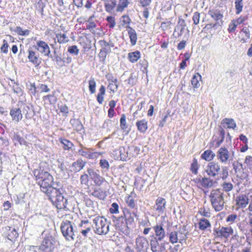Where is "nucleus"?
Instances as JSON below:
<instances>
[{
	"mask_svg": "<svg viewBox=\"0 0 252 252\" xmlns=\"http://www.w3.org/2000/svg\"><path fill=\"white\" fill-rule=\"evenodd\" d=\"M136 125L138 129L142 133H144L148 128L147 122L145 120L137 121Z\"/></svg>",
	"mask_w": 252,
	"mask_h": 252,
	"instance_id": "32",
	"label": "nucleus"
},
{
	"mask_svg": "<svg viewBox=\"0 0 252 252\" xmlns=\"http://www.w3.org/2000/svg\"><path fill=\"white\" fill-rule=\"evenodd\" d=\"M234 154V152H229L225 147H221L217 152V157L221 163L226 164L233 160Z\"/></svg>",
	"mask_w": 252,
	"mask_h": 252,
	"instance_id": "5",
	"label": "nucleus"
},
{
	"mask_svg": "<svg viewBox=\"0 0 252 252\" xmlns=\"http://www.w3.org/2000/svg\"><path fill=\"white\" fill-rule=\"evenodd\" d=\"M8 45L7 41L5 40H3V45L0 48V50L2 52H3L5 54L7 53L8 52Z\"/></svg>",
	"mask_w": 252,
	"mask_h": 252,
	"instance_id": "61",
	"label": "nucleus"
},
{
	"mask_svg": "<svg viewBox=\"0 0 252 252\" xmlns=\"http://www.w3.org/2000/svg\"><path fill=\"white\" fill-rule=\"evenodd\" d=\"M214 231L218 237L225 238H227L233 233V230L231 227H221L218 229H215Z\"/></svg>",
	"mask_w": 252,
	"mask_h": 252,
	"instance_id": "12",
	"label": "nucleus"
},
{
	"mask_svg": "<svg viewBox=\"0 0 252 252\" xmlns=\"http://www.w3.org/2000/svg\"><path fill=\"white\" fill-rule=\"evenodd\" d=\"M199 228L201 230H205L211 226L209 220L205 218H201L198 222Z\"/></svg>",
	"mask_w": 252,
	"mask_h": 252,
	"instance_id": "29",
	"label": "nucleus"
},
{
	"mask_svg": "<svg viewBox=\"0 0 252 252\" xmlns=\"http://www.w3.org/2000/svg\"><path fill=\"white\" fill-rule=\"evenodd\" d=\"M186 27V24L184 20L179 18L177 25H176L174 32L179 31L178 36H180L182 35Z\"/></svg>",
	"mask_w": 252,
	"mask_h": 252,
	"instance_id": "25",
	"label": "nucleus"
},
{
	"mask_svg": "<svg viewBox=\"0 0 252 252\" xmlns=\"http://www.w3.org/2000/svg\"><path fill=\"white\" fill-rule=\"evenodd\" d=\"M14 31L19 35L23 36L28 35L30 33L29 30H27L25 31H23L22 29L20 27H16Z\"/></svg>",
	"mask_w": 252,
	"mask_h": 252,
	"instance_id": "47",
	"label": "nucleus"
},
{
	"mask_svg": "<svg viewBox=\"0 0 252 252\" xmlns=\"http://www.w3.org/2000/svg\"><path fill=\"white\" fill-rule=\"evenodd\" d=\"M52 203L58 209H63L66 208L67 200L63 195V192H61L54 200H52Z\"/></svg>",
	"mask_w": 252,
	"mask_h": 252,
	"instance_id": "11",
	"label": "nucleus"
},
{
	"mask_svg": "<svg viewBox=\"0 0 252 252\" xmlns=\"http://www.w3.org/2000/svg\"><path fill=\"white\" fill-rule=\"evenodd\" d=\"M107 21L109 23V27L113 28L115 26V21L114 17L112 16L108 17L107 18Z\"/></svg>",
	"mask_w": 252,
	"mask_h": 252,
	"instance_id": "62",
	"label": "nucleus"
},
{
	"mask_svg": "<svg viewBox=\"0 0 252 252\" xmlns=\"http://www.w3.org/2000/svg\"><path fill=\"white\" fill-rule=\"evenodd\" d=\"M43 99L45 101L48 100L51 104L55 103L56 101V97L54 96V95L52 94H49L43 96Z\"/></svg>",
	"mask_w": 252,
	"mask_h": 252,
	"instance_id": "54",
	"label": "nucleus"
},
{
	"mask_svg": "<svg viewBox=\"0 0 252 252\" xmlns=\"http://www.w3.org/2000/svg\"><path fill=\"white\" fill-rule=\"evenodd\" d=\"M176 231L177 232V234H178L180 243H181L183 241L188 238L187 235L188 234L189 231L187 229V226L186 225L180 227L179 230Z\"/></svg>",
	"mask_w": 252,
	"mask_h": 252,
	"instance_id": "24",
	"label": "nucleus"
},
{
	"mask_svg": "<svg viewBox=\"0 0 252 252\" xmlns=\"http://www.w3.org/2000/svg\"><path fill=\"white\" fill-rule=\"evenodd\" d=\"M117 79H115L112 81V83H110L108 85V88L113 92H115L118 89V85L116 84Z\"/></svg>",
	"mask_w": 252,
	"mask_h": 252,
	"instance_id": "50",
	"label": "nucleus"
},
{
	"mask_svg": "<svg viewBox=\"0 0 252 252\" xmlns=\"http://www.w3.org/2000/svg\"><path fill=\"white\" fill-rule=\"evenodd\" d=\"M208 14L217 21V24L219 26H221L223 24L222 18L223 15L219 10L212 9L209 10Z\"/></svg>",
	"mask_w": 252,
	"mask_h": 252,
	"instance_id": "14",
	"label": "nucleus"
},
{
	"mask_svg": "<svg viewBox=\"0 0 252 252\" xmlns=\"http://www.w3.org/2000/svg\"><path fill=\"white\" fill-rule=\"evenodd\" d=\"M61 229L63 236L68 241L74 239V229L73 224L70 221L65 220L63 221L61 225Z\"/></svg>",
	"mask_w": 252,
	"mask_h": 252,
	"instance_id": "4",
	"label": "nucleus"
},
{
	"mask_svg": "<svg viewBox=\"0 0 252 252\" xmlns=\"http://www.w3.org/2000/svg\"><path fill=\"white\" fill-rule=\"evenodd\" d=\"M243 6V0H235L236 14H239L242 11Z\"/></svg>",
	"mask_w": 252,
	"mask_h": 252,
	"instance_id": "43",
	"label": "nucleus"
},
{
	"mask_svg": "<svg viewBox=\"0 0 252 252\" xmlns=\"http://www.w3.org/2000/svg\"><path fill=\"white\" fill-rule=\"evenodd\" d=\"M60 112L63 114L64 116H66L68 113V107L66 105H61L60 107Z\"/></svg>",
	"mask_w": 252,
	"mask_h": 252,
	"instance_id": "63",
	"label": "nucleus"
},
{
	"mask_svg": "<svg viewBox=\"0 0 252 252\" xmlns=\"http://www.w3.org/2000/svg\"><path fill=\"white\" fill-rule=\"evenodd\" d=\"M105 93V88L104 86L101 85L99 90V93H98L96 97V99L99 104H102L103 101V95Z\"/></svg>",
	"mask_w": 252,
	"mask_h": 252,
	"instance_id": "37",
	"label": "nucleus"
},
{
	"mask_svg": "<svg viewBox=\"0 0 252 252\" xmlns=\"http://www.w3.org/2000/svg\"><path fill=\"white\" fill-rule=\"evenodd\" d=\"M47 191H42L45 193L49 197V199L52 202V200H54V199L58 197V196L61 194V192L63 191L62 189H57L56 187L52 186L47 188Z\"/></svg>",
	"mask_w": 252,
	"mask_h": 252,
	"instance_id": "9",
	"label": "nucleus"
},
{
	"mask_svg": "<svg viewBox=\"0 0 252 252\" xmlns=\"http://www.w3.org/2000/svg\"><path fill=\"white\" fill-rule=\"evenodd\" d=\"M33 174L36 180H38V183L41 191H47L48 188L54 185L53 176L48 172L41 169V168L34 170Z\"/></svg>",
	"mask_w": 252,
	"mask_h": 252,
	"instance_id": "1",
	"label": "nucleus"
},
{
	"mask_svg": "<svg viewBox=\"0 0 252 252\" xmlns=\"http://www.w3.org/2000/svg\"><path fill=\"white\" fill-rule=\"evenodd\" d=\"M81 148L78 150V153L80 155L89 159H94L97 158L100 153L97 152H92V149H88L86 147L80 145Z\"/></svg>",
	"mask_w": 252,
	"mask_h": 252,
	"instance_id": "8",
	"label": "nucleus"
},
{
	"mask_svg": "<svg viewBox=\"0 0 252 252\" xmlns=\"http://www.w3.org/2000/svg\"><path fill=\"white\" fill-rule=\"evenodd\" d=\"M158 241L159 240H158L157 238H155L154 240H151L150 246L153 252H158V247L159 246Z\"/></svg>",
	"mask_w": 252,
	"mask_h": 252,
	"instance_id": "44",
	"label": "nucleus"
},
{
	"mask_svg": "<svg viewBox=\"0 0 252 252\" xmlns=\"http://www.w3.org/2000/svg\"><path fill=\"white\" fill-rule=\"evenodd\" d=\"M198 164L197 160H194L191 165V170L192 173L196 174L197 173Z\"/></svg>",
	"mask_w": 252,
	"mask_h": 252,
	"instance_id": "58",
	"label": "nucleus"
},
{
	"mask_svg": "<svg viewBox=\"0 0 252 252\" xmlns=\"http://www.w3.org/2000/svg\"><path fill=\"white\" fill-rule=\"evenodd\" d=\"M86 162L82 159H78L72 163L70 166V171L74 173H77L81 171L85 166Z\"/></svg>",
	"mask_w": 252,
	"mask_h": 252,
	"instance_id": "16",
	"label": "nucleus"
},
{
	"mask_svg": "<svg viewBox=\"0 0 252 252\" xmlns=\"http://www.w3.org/2000/svg\"><path fill=\"white\" fill-rule=\"evenodd\" d=\"M56 38L60 44L65 43L69 41L68 37L65 33L56 34Z\"/></svg>",
	"mask_w": 252,
	"mask_h": 252,
	"instance_id": "41",
	"label": "nucleus"
},
{
	"mask_svg": "<svg viewBox=\"0 0 252 252\" xmlns=\"http://www.w3.org/2000/svg\"><path fill=\"white\" fill-rule=\"evenodd\" d=\"M125 28L127 31L131 44L132 45H135L137 39V33L135 31L128 25H126Z\"/></svg>",
	"mask_w": 252,
	"mask_h": 252,
	"instance_id": "22",
	"label": "nucleus"
},
{
	"mask_svg": "<svg viewBox=\"0 0 252 252\" xmlns=\"http://www.w3.org/2000/svg\"><path fill=\"white\" fill-rule=\"evenodd\" d=\"M236 205L239 208H244L249 203V198L245 195H239L236 199Z\"/></svg>",
	"mask_w": 252,
	"mask_h": 252,
	"instance_id": "20",
	"label": "nucleus"
},
{
	"mask_svg": "<svg viewBox=\"0 0 252 252\" xmlns=\"http://www.w3.org/2000/svg\"><path fill=\"white\" fill-rule=\"evenodd\" d=\"M126 203L128 207L133 209L135 207L134 200L130 196H128L126 199Z\"/></svg>",
	"mask_w": 252,
	"mask_h": 252,
	"instance_id": "53",
	"label": "nucleus"
},
{
	"mask_svg": "<svg viewBox=\"0 0 252 252\" xmlns=\"http://www.w3.org/2000/svg\"><path fill=\"white\" fill-rule=\"evenodd\" d=\"M61 143L63 145V148L64 150H69L73 146V143L66 139H61Z\"/></svg>",
	"mask_w": 252,
	"mask_h": 252,
	"instance_id": "39",
	"label": "nucleus"
},
{
	"mask_svg": "<svg viewBox=\"0 0 252 252\" xmlns=\"http://www.w3.org/2000/svg\"><path fill=\"white\" fill-rule=\"evenodd\" d=\"M128 3L129 2L128 0H119L117 11L118 12H122L124 8L127 6Z\"/></svg>",
	"mask_w": 252,
	"mask_h": 252,
	"instance_id": "42",
	"label": "nucleus"
},
{
	"mask_svg": "<svg viewBox=\"0 0 252 252\" xmlns=\"http://www.w3.org/2000/svg\"><path fill=\"white\" fill-rule=\"evenodd\" d=\"M166 200L164 198L159 197L156 201L155 208L156 211L160 213H163L165 209Z\"/></svg>",
	"mask_w": 252,
	"mask_h": 252,
	"instance_id": "18",
	"label": "nucleus"
},
{
	"mask_svg": "<svg viewBox=\"0 0 252 252\" xmlns=\"http://www.w3.org/2000/svg\"><path fill=\"white\" fill-rule=\"evenodd\" d=\"M201 78L202 77L199 73H196L192 77L191 83L194 89H198L200 87L199 81L201 80Z\"/></svg>",
	"mask_w": 252,
	"mask_h": 252,
	"instance_id": "28",
	"label": "nucleus"
},
{
	"mask_svg": "<svg viewBox=\"0 0 252 252\" xmlns=\"http://www.w3.org/2000/svg\"><path fill=\"white\" fill-rule=\"evenodd\" d=\"M135 249L138 252H147L149 248L147 239L143 236H138L135 240Z\"/></svg>",
	"mask_w": 252,
	"mask_h": 252,
	"instance_id": "6",
	"label": "nucleus"
},
{
	"mask_svg": "<svg viewBox=\"0 0 252 252\" xmlns=\"http://www.w3.org/2000/svg\"><path fill=\"white\" fill-rule=\"evenodd\" d=\"M53 60L56 61L57 64L58 65L61 66H63V58H62L59 55H56L54 57V59H53Z\"/></svg>",
	"mask_w": 252,
	"mask_h": 252,
	"instance_id": "59",
	"label": "nucleus"
},
{
	"mask_svg": "<svg viewBox=\"0 0 252 252\" xmlns=\"http://www.w3.org/2000/svg\"><path fill=\"white\" fill-rule=\"evenodd\" d=\"M99 165L101 168L105 171H108L109 169V163L108 161L105 159H101L99 161Z\"/></svg>",
	"mask_w": 252,
	"mask_h": 252,
	"instance_id": "46",
	"label": "nucleus"
},
{
	"mask_svg": "<svg viewBox=\"0 0 252 252\" xmlns=\"http://www.w3.org/2000/svg\"><path fill=\"white\" fill-rule=\"evenodd\" d=\"M99 43L100 45L102 47V49H101V52H104V53L107 54L108 53L110 52L111 51V49L110 48V46H111L112 47L113 46V45L112 44V45L110 44V43L106 42L104 40H101L99 41Z\"/></svg>",
	"mask_w": 252,
	"mask_h": 252,
	"instance_id": "33",
	"label": "nucleus"
},
{
	"mask_svg": "<svg viewBox=\"0 0 252 252\" xmlns=\"http://www.w3.org/2000/svg\"><path fill=\"white\" fill-rule=\"evenodd\" d=\"M210 197L211 204L216 211L219 212L223 209L224 202L223 192L220 189L212 190Z\"/></svg>",
	"mask_w": 252,
	"mask_h": 252,
	"instance_id": "2",
	"label": "nucleus"
},
{
	"mask_svg": "<svg viewBox=\"0 0 252 252\" xmlns=\"http://www.w3.org/2000/svg\"><path fill=\"white\" fill-rule=\"evenodd\" d=\"M202 185L204 188H211L213 185V181L209 178H202L201 180H200Z\"/></svg>",
	"mask_w": 252,
	"mask_h": 252,
	"instance_id": "40",
	"label": "nucleus"
},
{
	"mask_svg": "<svg viewBox=\"0 0 252 252\" xmlns=\"http://www.w3.org/2000/svg\"><path fill=\"white\" fill-rule=\"evenodd\" d=\"M87 172L90 176V178L94 182L96 186H100L104 182V179L99 174L98 170L89 168Z\"/></svg>",
	"mask_w": 252,
	"mask_h": 252,
	"instance_id": "7",
	"label": "nucleus"
},
{
	"mask_svg": "<svg viewBox=\"0 0 252 252\" xmlns=\"http://www.w3.org/2000/svg\"><path fill=\"white\" fill-rule=\"evenodd\" d=\"M120 126L122 129H126L127 128L126 116L124 114L121 115L120 119Z\"/></svg>",
	"mask_w": 252,
	"mask_h": 252,
	"instance_id": "52",
	"label": "nucleus"
},
{
	"mask_svg": "<svg viewBox=\"0 0 252 252\" xmlns=\"http://www.w3.org/2000/svg\"><path fill=\"white\" fill-rule=\"evenodd\" d=\"M54 238L51 235L48 236L42 241V244L40 246V249L43 251L46 250L51 251L54 248Z\"/></svg>",
	"mask_w": 252,
	"mask_h": 252,
	"instance_id": "13",
	"label": "nucleus"
},
{
	"mask_svg": "<svg viewBox=\"0 0 252 252\" xmlns=\"http://www.w3.org/2000/svg\"><path fill=\"white\" fill-rule=\"evenodd\" d=\"M92 195L103 200L106 199L107 195L106 191L103 190L100 188L94 189V191L92 192Z\"/></svg>",
	"mask_w": 252,
	"mask_h": 252,
	"instance_id": "27",
	"label": "nucleus"
},
{
	"mask_svg": "<svg viewBox=\"0 0 252 252\" xmlns=\"http://www.w3.org/2000/svg\"><path fill=\"white\" fill-rule=\"evenodd\" d=\"M116 4L117 2L116 0H109L106 2H104L105 10L108 12L112 13Z\"/></svg>",
	"mask_w": 252,
	"mask_h": 252,
	"instance_id": "30",
	"label": "nucleus"
},
{
	"mask_svg": "<svg viewBox=\"0 0 252 252\" xmlns=\"http://www.w3.org/2000/svg\"><path fill=\"white\" fill-rule=\"evenodd\" d=\"M90 176L88 174L84 173L80 177V182L82 184L87 185L89 182Z\"/></svg>",
	"mask_w": 252,
	"mask_h": 252,
	"instance_id": "56",
	"label": "nucleus"
},
{
	"mask_svg": "<svg viewBox=\"0 0 252 252\" xmlns=\"http://www.w3.org/2000/svg\"><path fill=\"white\" fill-rule=\"evenodd\" d=\"M215 154L211 150L205 151L201 155L202 158L207 160L210 161L215 157Z\"/></svg>",
	"mask_w": 252,
	"mask_h": 252,
	"instance_id": "36",
	"label": "nucleus"
},
{
	"mask_svg": "<svg viewBox=\"0 0 252 252\" xmlns=\"http://www.w3.org/2000/svg\"><path fill=\"white\" fill-rule=\"evenodd\" d=\"M216 134L214 141L216 142L217 146L219 147L224 140L225 131L221 127H220Z\"/></svg>",
	"mask_w": 252,
	"mask_h": 252,
	"instance_id": "21",
	"label": "nucleus"
},
{
	"mask_svg": "<svg viewBox=\"0 0 252 252\" xmlns=\"http://www.w3.org/2000/svg\"><path fill=\"white\" fill-rule=\"evenodd\" d=\"M200 19V13L198 12H196L194 13L192 20L193 21V24L195 25H197L199 22Z\"/></svg>",
	"mask_w": 252,
	"mask_h": 252,
	"instance_id": "60",
	"label": "nucleus"
},
{
	"mask_svg": "<svg viewBox=\"0 0 252 252\" xmlns=\"http://www.w3.org/2000/svg\"><path fill=\"white\" fill-rule=\"evenodd\" d=\"M29 61L32 62L35 66H38L41 63V59L39 58L38 55L32 51L29 50V55L28 57Z\"/></svg>",
	"mask_w": 252,
	"mask_h": 252,
	"instance_id": "23",
	"label": "nucleus"
},
{
	"mask_svg": "<svg viewBox=\"0 0 252 252\" xmlns=\"http://www.w3.org/2000/svg\"><path fill=\"white\" fill-rule=\"evenodd\" d=\"M96 82L94 78L91 77L89 81V89L91 94L95 92Z\"/></svg>",
	"mask_w": 252,
	"mask_h": 252,
	"instance_id": "45",
	"label": "nucleus"
},
{
	"mask_svg": "<svg viewBox=\"0 0 252 252\" xmlns=\"http://www.w3.org/2000/svg\"><path fill=\"white\" fill-rule=\"evenodd\" d=\"M237 26V24L235 23V22H234L233 20L231 21V22L229 24L228 31L229 32H233L235 31L236 28Z\"/></svg>",
	"mask_w": 252,
	"mask_h": 252,
	"instance_id": "57",
	"label": "nucleus"
},
{
	"mask_svg": "<svg viewBox=\"0 0 252 252\" xmlns=\"http://www.w3.org/2000/svg\"><path fill=\"white\" fill-rule=\"evenodd\" d=\"M220 171V166L219 163L210 162L208 163L206 171L210 176L215 177L218 174Z\"/></svg>",
	"mask_w": 252,
	"mask_h": 252,
	"instance_id": "10",
	"label": "nucleus"
},
{
	"mask_svg": "<svg viewBox=\"0 0 252 252\" xmlns=\"http://www.w3.org/2000/svg\"><path fill=\"white\" fill-rule=\"evenodd\" d=\"M67 51L70 54L75 55H77L79 52V50L76 45L68 47Z\"/></svg>",
	"mask_w": 252,
	"mask_h": 252,
	"instance_id": "51",
	"label": "nucleus"
},
{
	"mask_svg": "<svg viewBox=\"0 0 252 252\" xmlns=\"http://www.w3.org/2000/svg\"><path fill=\"white\" fill-rule=\"evenodd\" d=\"M109 211L111 214H117L119 212V205L117 203H113Z\"/></svg>",
	"mask_w": 252,
	"mask_h": 252,
	"instance_id": "55",
	"label": "nucleus"
},
{
	"mask_svg": "<svg viewBox=\"0 0 252 252\" xmlns=\"http://www.w3.org/2000/svg\"><path fill=\"white\" fill-rule=\"evenodd\" d=\"M155 230L156 238L159 241H162L165 237L164 229L161 225H157L153 227Z\"/></svg>",
	"mask_w": 252,
	"mask_h": 252,
	"instance_id": "19",
	"label": "nucleus"
},
{
	"mask_svg": "<svg viewBox=\"0 0 252 252\" xmlns=\"http://www.w3.org/2000/svg\"><path fill=\"white\" fill-rule=\"evenodd\" d=\"M37 50L40 53L43 54L45 56L49 57L50 54V50L48 44L43 41H39L37 42Z\"/></svg>",
	"mask_w": 252,
	"mask_h": 252,
	"instance_id": "15",
	"label": "nucleus"
},
{
	"mask_svg": "<svg viewBox=\"0 0 252 252\" xmlns=\"http://www.w3.org/2000/svg\"><path fill=\"white\" fill-rule=\"evenodd\" d=\"M140 58V53L138 51L131 52L128 54V58L131 63H135Z\"/></svg>",
	"mask_w": 252,
	"mask_h": 252,
	"instance_id": "34",
	"label": "nucleus"
},
{
	"mask_svg": "<svg viewBox=\"0 0 252 252\" xmlns=\"http://www.w3.org/2000/svg\"><path fill=\"white\" fill-rule=\"evenodd\" d=\"M245 162L250 167H252V157L250 156H247Z\"/></svg>",
	"mask_w": 252,
	"mask_h": 252,
	"instance_id": "64",
	"label": "nucleus"
},
{
	"mask_svg": "<svg viewBox=\"0 0 252 252\" xmlns=\"http://www.w3.org/2000/svg\"><path fill=\"white\" fill-rule=\"evenodd\" d=\"M73 127L77 131L81 132L83 130V126L78 119H71L70 121Z\"/></svg>",
	"mask_w": 252,
	"mask_h": 252,
	"instance_id": "31",
	"label": "nucleus"
},
{
	"mask_svg": "<svg viewBox=\"0 0 252 252\" xmlns=\"http://www.w3.org/2000/svg\"><path fill=\"white\" fill-rule=\"evenodd\" d=\"M18 237V233L15 228H13L8 235V239L11 241L15 240Z\"/></svg>",
	"mask_w": 252,
	"mask_h": 252,
	"instance_id": "49",
	"label": "nucleus"
},
{
	"mask_svg": "<svg viewBox=\"0 0 252 252\" xmlns=\"http://www.w3.org/2000/svg\"><path fill=\"white\" fill-rule=\"evenodd\" d=\"M169 239L170 242L172 244L180 243V239L178 236V234L176 231L171 232L169 235Z\"/></svg>",
	"mask_w": 252,
	"mask_h": 252,
	"instance_id": "38",
	"label": "nucleus"
},
{
	"mask_svg": "<svg viewBox=\"0 0 252 252\" xmlns=\"http://www.w3.org/2000/svg\"><path fill=\"white\" fill-rule=\"evenodd\" d=\"M124 213L126 222H129V223H133L134 221V218L138 217L137 213L134 211L131 212L129 210H126Z\"/></svg>",
	"mask_w": 252,
	"mask_h": 252,
	"instance_id": "26",
	"label": "nucleus"
},
{
	"mask_svg": "<svg viewBox=\"0 0 252 252\" xmlns=\"http://www.w3.org/2000/svg\"><path fill=\"white\" fill-rule=\"evenodd\" d=\"M222 190L225 192L231 190L233 188V185L230 183L224 182L221 185Z\"/></svg>",
	"mask_w": 252,
	"mask_h": 252,
	"instance_id": "48",
	"label": "nucleus"
},
{
	"mask_svg": "<svg viewBox=\"0 0 252 252\" xmlns=\"http://www.w3.org/2000/svg\"><path fill=\"white\" fill-rule=\"evenodd\" d=\"M94 225L93 226L94 231L98 235H105L109 231V225L107 220L102 217H97L93 220Z\"/></svg>",
	"mask_w": 252,
	"mask_h": 252,
	"instance_id": "3",
	"label": "nucleus"
},
{
	"mask_svg": "<svg viewBox=\"0 0 252 252\" xmlns=\"http://www.w3.org/2000/svg\"><path fill=\"white\" fill-rule=\"evenodd\" d=\"M221 124L226 125L227 128L234 129L236 124L233 119L225 118L222 120Z\"/></svg>",
	"mask_w": 252,
	"mask_h": 252,
	"instance_id": "35",
	"label": "nucleus"
},
{
	"mask_svg": "<svg viewBox=\"0 0 252 252\" xmlns=\"http://www.w3.org/2000/svg\"><path fill=\"white\" fill-rule=\"evenodd\" d=\"M12 121L18 123L23 118L21 110L19 108H12L10 111Z\"/></svg>",
	"mask_w": 252,
	"mask_h": 252,
	"instance_id": "17",
	"label": "nucleus"
}]
</instances>
